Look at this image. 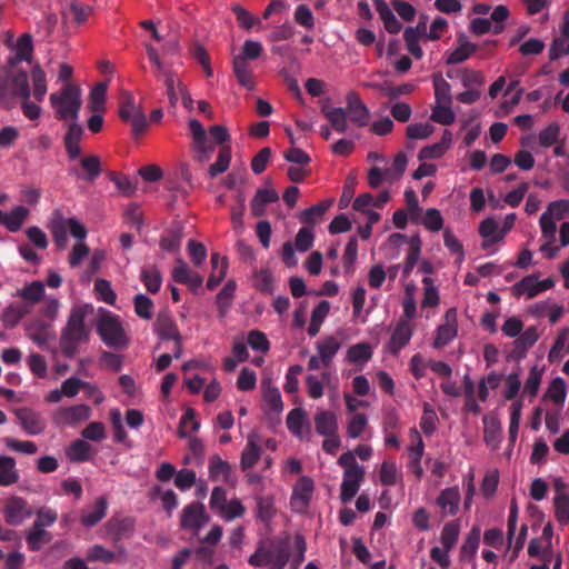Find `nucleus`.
<instances>
[{"instance_id": "f257e3e1", "label": "nucleus", "mask_w": 569, "mask_h": 569, "mask_svg": "<svg viewBox=\"0 0 569 569\" xmlns=\"http://www.w3.org/2000/svg\"><path fill=\"white\" fill-rule=\"evenodd\" d=\"M32 89L29 84V77L26 71L14 69L13 66L0 71V106L11 110L17 104V99L30 98L41 102L47 92L48 83L46 72L39 64L30 71Z\"/></svg>"}, {"instance_id": "9b49d317", "label": "nucleus", "mask_w": 569, "mask_h": 569, "mask_svg": "<svg viewBox=\"0 0 569 569\" xmlns=\"http://www.w3.org/2000/svg\"><path fill=\"white\" fill-rule=\"evenodd\" d=\"M553 287L555 281L551 278L540 280L536 274H530L516 282L510 290L516 298L533 299Z\"/></svg>"}, {"instance_id": "0e129e2a", "label": "nucleus", "mask_w": 569, "mask_h": 569, "mask_svg": "<svg viewBox=\"0 0 569 569\" xmlns=\"http://www.w3.org/2000/svg\"><path fill=\"white\" fill-rule=\"evenodd\" d=\"M326 118L331 123L332 128L343 133L348 129L347 111L342 108L323 109Z\"/></svg>"}, {"instance_id": "c03bdc74", "label": "nucleus", "mask_w": 569, "mask_h": 569, "mask_svg": "<svg viewBox=\"0 0 569 569\" xmlns=\"http://www.w3.org/2000/svg\"><path fill=\"white\" fill-rule=\"evenodd\" d=\"M379 480L383 486L401 483L402 472L393 461H383L379 470Z\"/></svg>"}, {"instance_id": "6e6d98bb", "label": "nucleus", "mask_w": 569, "mask_h": 569, "mask_svg": "<svg viewBox=\"0 0 569 569\" xmlns=\"http://www.w3.org/2000/svg\"><path fill=\"white\" fill-rule=\"evenodd\" d=\"M426 26L419 23L417 29L408 28L405 30L403 38L408 51L416 58L421 59L423 56L422 49L419 46L420 30H425Z\"/></svg>"}, {"instance_id": "a878e982", "label": "nucleus", "mask_w": 569, "mask_h": 569, "mask_svg": "<svg viewBox=\"0 0 569 569\" xmlns=\"http://www.w3.org/2000/svg\"><path fill=\"white\" fill-rule=\"evenodd\" d=\"M365 477L363 469L343 471L340 498L342 502L350 501L358 492Z\"/></svg>"}, {"instance_id": "09e8293b", "label": "nucleus", "mask_w": 569, "mask_h": 569, "mask_svg": "<svg viewBox=\"0 0 569 569\" xmlns=\"http://www.w3.org/2000/svg\"><path fill=\"white\" fill-rule=\"evenodd\" d=\"M29 216V210L23 206H17L11 211L6 212L4 227L10 232L19 231Z\"/></svg>"}, {"instance_id": "f03ea898", "label": "nucleus", "mask_w": 569, "mask_h": 569, "mask_svg": "<svg viewBox=\"0 0 569 569\" xmlns=\"http://www.w3.org/2000/svg\"><path fill=\"white\" fill-rule=\"evenodd\" d=\"M68 233L78 240L71 250L69 259L71 267H77L89 253V248L83 242L88 231L86 227L76 218L59 217L56 219L52 223V234L58 246H66Z\"/></svg>"}, {"instance_id": "5701e85b", "label": "nucleus", "mask_w": 569, "mask_h": 569, "mask_svg": "<svg viewBox=\"0 0 569 569\" xmlns=\"http://www.w3.org/2000/svg\"><path fill=\"white\" fill-rule=\"evenodd\" d=\"M16 415L22 429L30 436L40 435L46 429V420L32 409L20 408Z\"/></svg>"}, {"instance_id": "8fccbe9b", "label": "nucleus", "mask_w": 569, "mask_h": 569, "mask_svg": "<svg viewBox=\"0 0 569 569\" xmlns=\"http://www.w3.org/2000/svg\"><path fill=\"white\" fill-rule=\"evenodd\" d=\"M16 52V57L10 60V66L14 67L17 61H30L32 57V38L30 34H22L12 48Z\"/></svg>"}, {"instance_id": "052dcab7", "label": "nucleus", "mask_w": 569, "mask_h": 569, "mask_svg": "<svg viewBox=\"0 0 569 569\" xmlns=\"http://www.w3.org/2000/svg\"><path fill=\"white\" fill-rule=\"evenodd\" d=\"M368 426V417L365 413H353L347 421L346 432L350 439L361 437Z\"/></svg>"}, {"instance_id": "5fc2aeb1", "label": "nucleus", "mask_w": 569, "mask_h": 569, "mask_svg": "<svg viewBox=\"0 0 569 569\" xmlns=\"http://www.w3.org/2000/svg\"><path fill=\"white\" fill-rule=\"evenodd\" d=\"M452 103L435 102L430 119L442 126H449L455 122L456 113L451 108Z\"/></svg>"}, {"instance_id": "bb28decb", "label": "nucleus", "mask_w": 569, "mask_h": 569, "mask_svg": "<svg viewBox=\"0 0 569 569\" xmlns=\"http://www.w3.org/2000/svg\"><path fill=\"white\" fill-rule=\"evenodd\" d=\"M567 393L568 390L565 379L556 377L549 382L542 396V402H551L553 407H565Z\"/></svg>"}, {"instance_id": "603ef678", "label": "nucleus", "mask_w": 569, "mask_h": 569, "mask_svg": "<svg viewBox=\"0 0 569 569\" xmlns=\"http://www.w3.org/2000/svg\"><path fill=\"white\" fill-rule=\"evenodd\" d=\"M80 166L83 169L84 173H79L74 171V174L87 181H93L101 173L100 159L97 156L84 157L80 160Z\"/></svg>"}, {"instance_id": "6e6552de", "label": "nucleus", "mask_w": 569, "mask_h": 569, "mask_svg": "<svg viewBox=\"0 0 569 569\" xmlns=\"http://www.w3.org/2000/svg\"><path fill=\"white\" fill-rule=\"evenodd\" d=\"M119 117L132 127L134 134H141L148 127V120L141 106L136 102L130 92L121 93Z\"/></svg>"}, {"instance_id": "0eeeda50", "label": "nucleus", "mask_w": 569, "mask_h": 569, "mask_svg": "<svg viewBox=\"0 0 569 569\" xmlns=\"http://www.w3.org/2000/svg\"><path fill=\"white\" fill-rule=\"evenodd\" d=\"M342 346V339L339 335H329L319 339L316 345L317 353L311 356L308 361V369L311 371L329 367Z\"/></svg>"}, {"instance_id": "2f4dec72", "label": "nucleus", "mask_w": 569, "mask_h": 569, "mask_svg": "<svg viewBox=\"0 0 569 569\" xmlns=\"http://www.w3.org/2000/svg\"><path fill=\"white\" fill-rule=\"evenodd\" d=\"M479 233L485 239L482 248L488 249L491 244L500 242L505 238L506 230H500L495 219L487 218L480 223Z\"/></svg>"}, {"instance_id": "de8ad7c7", "label": "nucleus", "mask_w": 569, "mask_h": 569, "mask_svg": "<svg viewBox=\"0 0 569 569\" xmlns=\"http://www.w3.org/2000/svg\"><path fill=\"white\" fill-rule=\"evenodd\" d=\"M92 455L91 446L82 439L74 440L67 449V457L73 462H83Z\"/></svg>"}, {"instance_id": "ddd939ff", "label": "nucleus", "mask_w": 569, "mask_h": 569, "mask_svg": "<svg viewBox=\"0 0 569 569\" xmlns=\"http://www.w3.org/2000/svg\"><path fill=\"white\" fill-rule=\"evenodd\" d=\"M189 129L192 136V151L194 160L206 162L210 159L214 146L209 141L203 126L197 119L189 120Z\"/></svg>"}, {"instance_id": "bf43d9fd", "label": "nucleus", "mask_w": 569, "mask_h": 569, "mask_svg": "<svg viewBox=\"0 0 569 569\" xmlns=\"http://www.w3.org/2000/svg\"><path fill=\"white\" fill-rule=\"evenodd\" d=\"M51 533L46 529L32 526L27 535V542L31 550H40L51 541Z\"/></svg>"}, {"instance_id": "a18cd8bd", "label": "nucleus", "mask_w": 569, "mask_h": 569, "mask_svg": "<svg viewBox=\"0 0 569 569\" xmlns=\"http://www.w3.org/2000/svg\"><path fill=\"white\" fill-rule=\"evenodd\" d=\"M256 515L261 521L269 522L277 515L274 498L272 496L256 495Z\"/></svg>"}, {"instance_id": "dca6fc26", "label": "nucleus", "mask_w": 569, "mask_h": 569, "mask_svg": "<svg viewBox=\"0 0 569 569\" xmlns=\"http://www.w3.org/2000/svg\"><path fill=\"white\" fill-rule=\"evenodd\" d=\"M154 331L161 340H173V358L178 359L182 355L181 336L176 322L166 315L158 316L154 322Z\"/></svg>"}, {"instance_id": "7ed1b4c3", "label": "nucleus", "mask_w": 569, "mask_h": 569, "mask_svg": "<svg viewBox=\"0 0 569 569\" xmlns=\"http://www.w3.org/2000/svg\"><path fill=\"white\" fill-rule=\"evenodd\" d=\"M91 310V306L88 305L74 306L71 309L60 340L62 351L66 356H73L78 347L88 341L90 329L84 325V318Z\"/></svg>"}, {"instance_id": "864d4df0", "label": "nucleus", "mask_w": 569, "mask_h": 569, "mask_svg": "<svg viewBox=\"0 0 569 569\" xmlns=\"http://www.w3.org/2000/svg\"><path fill=\"white\" fill-rule=\"evenodd\" d=\"M421 252V240L418 236L411 237L409 240L408 253L402 267L405 277H408L413 270L416 263L420 258Z\"/></svg>"}, {"instance_id": "37998d69", "label": "nucleus", "mask_w": 569, "mask_h": 569, "mask_svg": "<svg viewBox=\"0 0 569 569\" xmlns=\"http://www.w3.org/2000/svg\"><path fill=\"white\" fill-rule=\"evenodd\" d=\"M330 303L327 300L320 301L312 310L310 323L308 327V335L315 337L319 333L321 325L329 315Z\"/></svg>"}, {"instance_id": "680f3d73", "label": "nucleus", "mask_w": 569, "mask_h": 569, "mask_svg": "<svg viewBox=\"0 0 569 569\" xmlns=\"http://www.w3.org/2000/svg\"><path fill=\"white\" fill-rule=\"evenodd\" d=\"M210 477L219 481H228L231 476L230 465L219 457H212L209 461Z\"/></svg>"}, {"instance_id": "58836bf2", "label": "nucleus", "mask_w": 569, "mask_h": 569, "mask_svg": "<svg viewBox=\"0 0 569 569\" xmlns=\"http://www.w3.org/2000/svg\"><path fill=\"white\" fill-rule=\"evenodd\" d=\"M376 9H377V12L379 13L380 19L383 22L385 29L389 33L395 34L401 30V28H402L401 22L397 19L393 11L386 2H383L382 0H377Z\"/></svg>"}, {"instance_id": "2eb2a0df", "label": "nucleus", "mask_w": 569, "mask_h": 569, "mask_svg": "<svg viewBox=\"0 0 569 569\" xmlns=\"http://www.w3.org/2000/svg\"><path fill=\"white\" fill-rule=\"evenodd\" d=\"M458 333V315L456 308H450L443 316V322L438 326L433 347L439 349L450 343Z\"/></svg>"}, {"instance_id": "4be33fe9", "label": "nucleus", "mask_w": 569, "mask_h": 569, "mask_svg": "<svg viewBox=\"0 0 569 569\" xmlns=\"http://www.w3.org/2000/svg\"><path fill=\"white\" fill-rule=\"evenodd\" d=\"M453 136L452 132L446 129L439 142L422 147L418 152L420 161L441 159L452 147Z\"/></svg>"}, {"instance_id": "423d86ee", "label": "nucleus", "mask_w": 569, "mask_h": 569, "mask_svg": "<svg viewBox=\"0 0 569 569\" xmlns=\"http://www.w3.org/2000/svg\"><path fill=\"white\" fill-rule=\"evenodd\" d=\"M523 321L516 316L505 319L501 331L508 338H517L515 341L516 348L521 350L530 349L539 339L537 327L530 326L523 329Z\"/></svg>"}, {"instance_id": "72a5a7b5", "label": "nucleus", "mask_w": 569, "mask_h": 569, "mask_svg": "<svg viewBox=\"0 0 569 569\" xmlns=\"http://www.w3.org/2000/svg\"><path fill=\"white\" fill-rule=\"evenodd\" d=\"M279 196L276 190L271 188H262L257 190L252 201H251V212L256 217L263 216L266 212V207L269 203H273L278 201Z\"/></svg>"}, {"instance_id": "4d7b16f0", "label": "nucleus", "mask_w": 569, "mask_h": 569, "mask_svg": "<svg viewBox=\"0 0 569 569\" xmlns=\"http://www.w3.org/2000/svg\"><path fill=\"white\" fill-rule=\"evenodd\" d=\"M27 336L38 346H44L51 338L49 328L40 320L32 321L26 328Z\"/></svg>"}, {"instance_id": "9d476101", "label": "nucleus", "mask_w": 569, "mask_h": 569, "mask_svg": "<svg viewBox=\"0 0 569 569\" xmlns=\"http://www.w3.org/2000/svg\"><path fill=\"white\" fill-rule=\"evenodd\" d=\"M147 54L150 61L156 67L159 74L164 78V84L167 88V94L169 101L172 106H176L179 99H181L179 93V87H184L180 79L171 72L169 68L164 66V63L160 60L158 51L151 44H146Z\"/></svg>"}, {"instance_id": "c85d7f7f", "label": "nucleus", "mask_w": 569, "mask_h": 569, "mask_svg": "<svg viewBox=\"0 0 569 569\" xmlns=\"http://www.w3.org/2000/svg\"><path fill=\"white\" fill-rule=\"evenodd\" d=\"M44 284L37 280L26 283L22 288L16 291L17 297L22 299V302L32 311L34 306L44 298Z\"/></svg>"}, {"instance_id": "f3484780", "label": "nucleus", "mask_w": 569, "mask_h": 569, "mask_svg": "<svg viewBox=\"0 0 569 569\" xmlns=\"http://www.w3.org/2000/svg\"><path fill=\"white\" fill-rule=\"evenodd\" d=\"M528 312L537 319L547 318L551 325H555L563 317L566 309L562 303L546 299L531 305Z\"/></svg>"}, {"instance_id": "aec40b11", "label": "nucleus", "mask_w": 569, "mask_h": 569, "mask_svg": "<svg viewBox=\"0 0 569 569\" xmlns=\"http://www.w3.org/2000/svg\"><path fill=\"white\" fill-rule=\"evenodd\" d=\"M262 439L256 431H251L247 436V443L241 452L240 467L242 470H249L260 459L262 448Z\"/></svg>"}, {"instance_id": "69168bd1", "label": "nucleus", "mask_w": 569, "mask_h": 569, "mask_svg": "<svg viewBox=\"0 0 569 569\" xmlns=\"http://www.w3.org/2000/svg\"><path fill=\"white\" fill-rule=\"evenodd\" d=\"M423 298L421 301L422 308H436L439 305L440 297L438 288L435 286L433 280L429 277L422 279Z\"/></svg>"}, {"instance_id": "b1692460", "label": "nucleus", "mask_w": 569, "mask_h": 569, "mask_svg": "<svg viewBox=\"0 0 569 569\" xmlns=\"http://www.w3.org/2000/svg\"><path fill=\"white\" fill-rule=\"evenodd\" d=\"M461 495L458 486L448 487L440 491L436 499V505L439 507L443 517L455 516L459 511Z\"/></svg>"}, {"instance_id": "7c9ffc66", "label": "nucleus", "mask_w": 569, "mask_h": 569, "mask_svg": "<svg viewBox=\"0 0 569 569\" xmlns=\"http://www.w3.org/2000/svg\"><path fill=\"white\" fill-rule=\"evenodd\" d=\"M372 356L373 347L369 342H359L348 348L346 360L361 370L371 360Z\"/></svg>"}, {"instance_id": "412c9836", "label": "nucleus", "mask_w": 569, "mask_h": 569, "mask_svg": "<svg viewBox=\"0 0 569 569\" xmlns=\"http://www.w3.org/2000/svg\"><path fill=\"white\" fill-rule=\"evenodd\" d=\"M287 427L290 432L300 440L308 441L311 438V428L307 413L301 408L292 409L287 417Z\"/></svg>"}, {"instance_id": "a211bd4d", "label": "nucleus", "mask_w": 569, "mask_h": 569, "mask_svg": "<svg viewBox=\"0 0 569 569\" xmlns=\"http://www.w3.org/2000/svg\"><path fill=\"white\" fill-rule=\"evenodd\" d=\"M413 323L409 319H399L387 343L388 351L398 355L409 343L413 335Z\"/></svg>"}, {"instance_id": "cd10ccee", "label": "nucleus", "mask_w": 569, "mask_h": 569, "mask_svg": "<svg viewBox=\"0 0 569 569\" xmlns=\"http://www.w3.org/2000/svg\"><path fill=\"white\" fill-rule=\"evenodd\" d=\"M207 520L204 507L200 503L187 506L181 515V526L187 529L199 530Z\"/></svg>"}, {"instance_id": "774afa93", "label": "nucleus", "mask_w": 569, "mask_h": 569, "mask_svg": "<svg viewBox=\"0 0 569 569\" xmlns=\"http://www.w3.org/2000/svg\"><path fill=\"white\" fill-rule=\"evenodd\" d=\"M555 517L560 525H567L569 522V493H561L555 496Z\"/></svg>"}, {"instance_id": "49530a36", "label": "nucleus", "mask_w": 569, "mask_h": 569, "mask_svg": "<svg viewBox=\"0 0 569 569\" xmlns=\"http://www.w3.org/2000/svg\"><path fill=\"white\" fill-rule=\"evenodd\" d=\"M19 473L16 461L8 456L0 457V486H10L18 481Z\"/></svg>"}, {"instance_id": "338daca9", "label": "nucleus", "mask_w": 569, "mask_h": 569, "mask_svg": "<svg viewBox=\"0 0 569 569\" xmlns=\"http://www.w3.org/2000/svg\"><path fill=\"white\" fill-rule=\"evenodd\" d=\"M140 279L151 293L158 292L161 288L162 278L159 270L154 267L143 268Z\"/></svg>"}, {"instance_id": "ea45409f", "label": "nucleus", "mask_w": 569, "mask_h": 569, "mask_svg": "<svg viewBox=\"0 0 569 569\" xmlns=\"http://www.w3.org/2000/svg\"><path fill=\"white\" fill-rule=\"evenodd\" d=\"M563 54H569V11L563 17V34L555 40L549 49L551 60H557Z\"/></svg>"}, {"instance_id": "1a4fd4ad", "label": "nucleus", "mask_w": 569, "mask_h": 569, "mask_svg": "<svg viewBox=\"0 0 569 569\" xmlns=\"http://www.w3.org/2000/svg\"><path fill=\"white\" fill-rule=\"evenodd\" d=\"M316 483L309 476H301L292 486L290 509L297 513H306L313 500Z\"/></svg>"}, {"instance_id": "f8f14e48", "label": "nucleus", "mask_w": 569, "mask_h": 569, "mask_svg": "<svg viewBox=\"0 0 569 569\" xmlns=\"http://www.w3.org/2000/svg\"><path fill=\"white\" fill-rule=\"evenodd\" d=\"M289 559L286 547L272 546L259 548L250 558L249 563L253 567L270 566L271 569H283Z\"/></svg>"}, {"instance_id": "473e14b6", "label": "nucleus", "mask_w": 569, "mask_h": 569, "mask_svg": "<svg viewBox=\"0 0 569 569\" xmlns=\"http://www.w3.org/2000/svg\"><path fill=\"white\" fill-rule=\"evenodd\" d=\"M83 129L78 122H71L64 137V147L70 159H76L81 153L80 140Z\"/></svg>"}, {"instance_id": "f704fd0d", "label": "nucleus", "mask_w": 569, "mask_h": 569, "mask_svg": "<svg viewBox=\"0 0 569 569\" xmlns=\"http://www.w3.org/2000/svg\"><path fill=\"white\" fill-rule=\"evenodd\" d=\"M315 425L317 432L323 437L338 433L337 416L332 411L322 410L317 412Z\"/></svg>"}, {"instance_id": "c756f323", "label": "nucleus", "mask_w": 569, "mask_h": 569, "mask_svg": "<svg viewBox=\"0 0 569 569\" xmlns=\"http://www.w3.org/2000/svg\"><path fill=\"white\" fill-rule=\"evenodd\" d=\"M172 278L176 282L188 284L191 289L200 288L203 278L196 271H192L187 263L178 259L172 269Z\"/></svg>"}, {"instance_id": "39448f33", "label": "nucleus", "mask_w": 569, "mask_h": 569, "mask_svg": "<svg viewBox=\"0 0 569 569\" xmlns=\"http://www.w3.org/2000/svg\"><path fill=\"white\" fill-rule=\"evenodd\" d=\"M97 331L108 347L121 349L127 347L129 339L118 316L107 310H100Z\"/></svg>"}, {"instance_id": "3c124183", "label": "nucleus", "mask_w": 569, "mask_h": 569, "mask_svg": "<svg viewBox=\"0 0 569 569\" xmlns=\"http://www.w3.org/2000/svg\"><path fill=\"white\" fill-rule=\"evenodd\" d=\"M107 90H108L107 82H99L91 89V91L89 93V101H88V106L91 111H93V112H103L104 111Z\"/></svg>"}, {"instance_id": "c9c22d12", "label": "nucleus", "mask_w": 569, "mask_h": 569, "mask_svg": "<svg viewBox=\"0 0 569 569\" xmlns=\"http://www.w3.org/2000/svg\"><path fill=\"white\" fill-rule=\"evenodd\" d=\"M233 72L241 87L250 91L254 89L256 84L252 77V68L242 57L233 58Z\"/></svg>"}, {"instance_id": "4468645a", "label": "nucleus", "mask_w": 569, "mask_h": 569, "mask_svg": "<svg viewBox=\"0 0 569 569\" xmlns=\"http://www.w3.org/2000/svg\"><path fill=\"white\" fill-rule=\"evenodd\" d=\"M92 415L89 406L80 403L69 407H60L53 413V421L62 427H76L87 421Z\"/></svg>"}, {"instance_id": "13d9d810", "label": "nucleus", "mask_w": 569, "mask_h": 569, "mask_svg": "<svg viewBox=\"0 0 569 569\" xmlns=\"http://www.w3.org/2000/svg\"><path fill=\"white\" fill-rule=\"evenodd\" d=\"M30 312V308H28L23 302H12L6 308L3 312V320L10 327H14L26 315H29Z\"/></svg>"}, {"instance_id": "e433bc0d", "label": "nucleus", "mask_w": 569, "mask_h": 569, "mask_svg": "<svg viewBox=\"0 0 569 569\" xmlns=\"http://www.w3.org/2000/svg\"><path fill=\"white\" fill-rule=\"evenodd\" d=\"M261 387L263 401L268 410L273 413H280L283 410V402L279 389L272 386L270 380H263Z\"/></svg>"}, {"instance_id": "4c0bfd02", "label": "nucleus", "mask_w": 569, "mask_h": 569, "mask_svg": "<svg viewBox=\"0 0 569 569\" xmlns=\"http://www.w3.org/2000/svg\"><path fill=\"white\" fill-rule=\"evenodd\" d=\"M569 353V329L563 328L557 333L556 340L548 353L550 362H557Z\"/></svg>"}, {"instance_id": "20e7f679", "label": "nucleus", "mask_w": 569, "mask_h": 569, "mask_svg": "<svg viewBox=\"0 0 569 569\" xmlns=\"http://www.w3.org/2000/svg\"><path fill=\"white\" fill-rule=\"evenodd\" d=\"M49 102L56 119L77 122L82 106V91L76 83H64L60 90L50 94Z\"/></svg>"}, {"instance_id": "6ab92c4d", "label": "nucleus", "mask_w": 569, "mask_h": 569, "mask_svg": "<svg viewBox=\"0 0 569 569\" xmlns=\"http://www.w3.org/2000/svg\"><path fill=\"white\" fill-rule=\"evenodd\" d=\"M3 513L7 523L19 526L32 516V510L29 508L26 500L20 497H12L6 503Z\"/></svg>"}, {"instance_id": "e2e57ef3", "label": "nucleus", "mask_w": 569, "mask_h": 569, "mask_svg": "<svg viewBox=\"0 0 569 569\" xmlns=\"http://www.w3.org/2000/svg\"><path fill=\"white\" fill-rule=\"evenodd\" d=\"M152 499H160L163 509L167 511L169 516H171L172 511L178 506V497L173 490H162L160 487H154L151 491Z\"/></svg>"}, {"instance_id": "a19ab883", "label": "nucleus", "mask_w": 569, "mask_h": 569, "mask_svg": "<svg viewBox=\"0 0 569 569\" xmlns=\"http://www.w3.org/2000/svg\"><path fill=\"white\" fill-rule=\"evenodd\" d=\"M415 221L422 224L430 232L442 230L445 224L441 212L436 208H428L422 214L420 213Z\"/></svg>"}, {"instance_id": "393cba45", "label": "nucleus", "mask_w": 569, "mask_h": 569, "mask_svg": "<svg viewBox=\"0 0 569 569\" xmlns=\"http://www.w3.org/2000/svg\"><path fill=\"white\" fill-rule=\"evenodd\" d=\"M346 111L350 114L351 121L358 127L367 126L370 119V111L362 102L359 94L355 91H350L346 97Z\"/></svg>"}, {"instance_id": "79ce46f5", "label": "nucleus", "mask_w": 569, "mask_h": 569, "mask_svg": "<svg viewBox=\"0 0 569 569\" xmlns=\"http://www.w3.org/2000/svg\"><path fill=\"white\" fill-rule=\"evenodd\" d=\"M107 515V501L99 498L94 506L87 508L81 516V521L86 527H92L101 521Z\"/></svg>"}]
</instances>
